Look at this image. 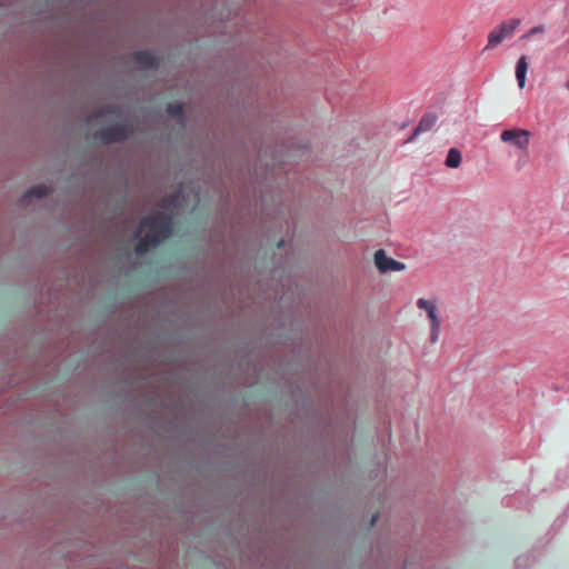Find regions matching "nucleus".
Returning a JSON list of instances; mask_svg holds the SVG:
<instances>
[{"mask_svg":"<svg viewBox=\"0 0 569 569\" xmlns=\"http://www.w3.org/2000/svg\"><path fill=\"white\" fill-rule=\"evenodd\" d=\"M171 217L164 212H152L150 216L142 219L136 231V237H139L142 232H144V234L139 238L134 247L136 253L143 256L151 247L167 239L171 233Z\"/></svg>","mask_w":569,"mask_h":569,"instance_id":"obj_1","label":"nucleus"},{"mask_svg":"<svg viewBox=\"0 0 569 569\" xmlns=\"http://www.w3.org/2000/svg\"><path fill=\"white\" fill-rule=\"evenodd\" d=\"M520 19H509L495 27L488 34V42L485 50L495 49L505 40L510 39L520 26Z\"/></svg>","mask_w":569,"mask_h":569,"instance_id":"obj_2","label":"nucleus"},{"mask_svg":"<svg viewBox=\"0 0 569 569\" xmlns=\"http://www.w3.org/2000/svg\"><path fill=\"white\" fill-rule=\"evenodd\" d=\"M129 136V127L126 121H117L94 132V139L102 143L124 141Z\"/></svg>","mask_w":569,"mask_h":569,"instance_id":"obj_3","label":"nucleus"},{"mask_svg":"<svg viewBox=\"0 0 569 569\" xmlns=\"http://www.w3.org/2000/svg\"><path fill=\"white\" fill-rule=\"evenodd\" d=\"M417 307L427 313L430 322V342L436 343L438 341L441 328V318L437 302L433 300L419 298L417 300Z\"/></svg>","mask_w":569,"mask_h":569,"instance_id":"obj_4","label":"nucleus"},{"mask_svg":"<svg viewBox=\"0 0 569 569\" xmlns=\"http://www.w3.org/2000/svg\"><path fill=\"white\" fill-rule=\"evenodd\" d=\"M531 132L526 129L513 128L503 130L500 134V139L505 143H510L516 148L527 151L529 148Z\"/></svg>","mask_w":569,"mask_h":569,"instance_id":"obj_5","label":"nucleus"},{"mask_svg":"<svg viewBox=\"0 0 569 569\" xmlns=\"http://www.w3.org/2000/svg\"><path fill=\"white\" fill-rule=\"evenodd\" d=\"M375 264L381 273H386L388 271H402L406 269V264L403 262L388 257L382 249L375 252Z\"/></svg>","mask_w":569,"mask_h":569,"instance_id":"obj_6","label":"nucleus"},{"mask_svg":"<svg viewBox=\"0 0 569 569\" xmlns=\"http://www.w3.org/2000/svg\"><path fill=\"white\" fill-rule=\"evenodd\" d=\"M132 60L144 69H157L159 67L158 57L150 51H137L133 53Z\"/></svg>","mask_w":569,"mask_h":569,"instance_id":"obj_7","label":"nucleus"},{"mask_svg":"<svg viewBox=\"0 0 569 569\" xmlns=\"http://www.w3.org/2000/svg\"><path fill=\"white\" fill-rule=\"evenodd\" d=\"M529 63L526 56H521L516 63V79L520 89L526 86V77L528 72Z\"/></svg>","mask_w":569,"mask_h":569,"instance_id":"obj_8","label":"nucleus"},{"mask_svg":"<svg viewBox=\"0 0 569 569\" xmlns=\"http://www.w3.org/2000/svg\"><path fill=\"white\" fill-rule=\"evenodd\" d=\"M50 192V189L46 186L39 184L29 189L22 197L21 202L27 203L30 198L41 199Z\"/></svg>","mask_w":569,"mask_h":569,"instance_id":"obj_9","label":"nucleus"},{"mask_svg":"<svg viewBox=\"0 0 569 569\" xmlns=\"http://www.w3.org/2000/svg\"><path fill=\"white\" fill-rule=\"evenodd\" d=\"M436 122H437V117L435 114L428 113V114L423 116L421 118L419 124L415 129L413 134H418L420 132L430 130L436 124Z\"/></svg>","mask_w":569,"mask_h":569,"instance_id":"obj_10","label":"nucleus"},{"mask_svg":"<svg viewBox=\"0 0 569 569\" xmlns=\"http://www.w3.org/2000/svg\"><path fill=\"white\" fill-rule=\"evenodd\" d=\"M461 161H462L461 152L456 148L449 149L447 158H446V162H445L446 166L448 168L456 169L461 164Z\"/></svg>","mask_w":569,"mask_h":569,"instance_id":"obj_11","label":"nucleus"},{"mask_svg":"<svg viewBox=\"0 0 569 569\" xmlns=\"http://www.w3.org/2000/svg\"><path fill=\"white\" fill-rule=\"evenodd\" d=\"M107 114L114 116L117 119L121 118V110L117 107H104L97 116L96 118H102Z\"/></svg>","mask_w":569,"mask_h":569,"instance_id":"obj_12","label":"nucleus"},{"mask_svg":"<svg viewBox=\"0 0 569 569\" xmlns=\"http://www.w3.org/2000/svg\"><path fill=\"white\" fill-rule=\"evenodd\" d=\"M168 114L182 119L183 107L181 103H169L167 106Z\"/></svg>","mask_w":569,"mask_h":569,"instance_id":"obj_13","label":"nucleus"},{"mask_svg":"<svg viewBox=\"0 0 569 569\" xmlns=\"http://www.w3.org/2000/svg\"><path fill=\"white\" fill-rule=\"evenodd\" d=\"M545 31V27L543 26H536L533 28H531L525 36L523 38H529L531 36H535V34H538V33H542Z\"/></svg>","mask_w":569,"mask_h":569,"instance_id":"obj_14","label":"nucleus"},{"mask_svg":"<svg viewBox=\"0 0 569 569\" xmlns=\"http://www.w3.org/2000/svg\"><path fill=\"white\" fill-rule=\"evenodd\" d=\"M376 521H377V516H373L372 519H371L370 525L373 526L376 523Z\"/></svg>","mask_w":569,"mask_h":569,"instance_id":"obj_15","label":"nucleus"},{"mask_svg":"<svg viewBox=\"0 0 569 569\" xmlns=\"http://www.w3.org/2000/svg\"><path fill=\"white\" fill-rule=\"evenodd\" d=\"M283 244H284V241H283V240H280V241L277 243V247H278V248H281Z\"/></svg>","mask_w":569,"mask_h":569,"instance_id":"obj_16","label":"nucleus"},{"mask_svg":"<svg viewBox=\"0 0 569 569\" xmlns=\"http://www.w3.org/2000/svg\"><path fill=\"white\" fill-rule=\"evenodd\" d=\"M566 87L569 90V80L567 81Z\"/></svg>","mask_w":569,"mask_h":569,"instance_id":"obj_17","label":"nucleus"}]
</instances>
